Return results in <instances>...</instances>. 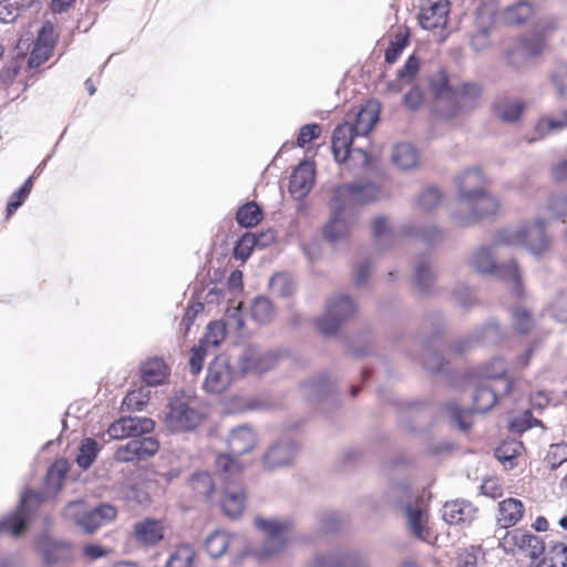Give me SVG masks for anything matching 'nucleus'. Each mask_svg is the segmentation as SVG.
Listing matches in <instances>:
<instances>
[{
    "label": "nucleus",
    "mask_w": 567,
    "mask_h": 567,
    "mask_svg": "<svg viewBox=\"0 0 567 567\" xmlns=\"http://www.w3.org/2000/svg\"><path fill=\"white\" fill-rule=\"evenodd\" d=\"M379 104L369 101L357 113L348 114L344 122L334 128L331 147L337 162H354L361 169L369 167L370 157L364 145H355L354 140L365 137L379 121Z\"/></svg>",
    "instance_id": "f257e3e1"
},
{
    "label": "nucleus",
    "mask_w": 567,
    "mask_h": 567,
    "mask_svg": "<svg viewBox=\"0 0 567 567\" xmlns=\"http://www.w3.org/2000/svg\"><path fill=\"white\" fill-rule=\"evenodd\" d=\"M154 421L148 417L124 416L113 422L107 434L113 440L132 437L120 445L114 454L118 462H137L153 456L158 450V442L152 436H144L154 430Z\"/></svg>",
    "instance_id": "f03ea898"
},
{
    "label": "nucleus",
    "mask_w": 567,
    "mask_h": 567,
    "mask_svg": "<svg viewBox=\"0 0 567 567\" xmlns=\"http://www.w3.org/2000/svg\"><path fill=\"white\" fill-rule=\"evenodd\" d=\"M548 221L542 217L525 220L517 227H507L495 233V244L517 246L536 258L546 256L551 247V237L546 229Z\"/></svg>",
    "instance_id": "7ed1b4c3"
},
{
    "label": "nucleus",
    "mask_w": 567,
    "mask_h": 567,
    "mask_svg": "<svg viewBox=\"0 0 567 567\" xmlns=\"http://www.w3.org/2000/svg\"><path fill=\"white\" fill-rule=\"evenodd\" d=\"M385 502L395 507H402L408 527L412 535L422 540H427V513L420 499H413L412 491L408 483L400 482L391 484L384 494Z\"/></svg>",
    "instance_id": "20e7f679"
},
{
    "label": "nucleus",
    "mask_w": 567,
    "mask_h": 567,
    "mask_svg": "<svg viewBox=\"0 0 567 567\" xmlns=\"http://www.w3.org/2000/svg\"><path fill=\"white\" fill-rule=\"evenodd\" d=\"M502 210L501 199L483 189L458 204L451 213L452 220L461 227L497 216Z\"/></svg>",
    "instance_id": "39448f33"
},
{
    "label": "nucleus",
    "mask_w": 567,
    "mask_h": 567,
    "mask_svg": "<svg viewBox=\"0 0 567 567\" xmlns=\"http://www.w3.org/2000/svg\"><path fill=\"white\" fill-rule=\"evenodd\" d=\"M501 245L495 244V237L491 246H481L474 249L467 257L468 266L482 275H495L511 285L513 292L519 296L522 285L517 265L512 262L509 266H497L495 261V249Z\"/></svg>",
    "instance_id": "423d86ee"
},
{
    "label": "nucleus",
    "mask_w": 567,
    "mask_h": 567,
    "mask_svg": "<svg viewBox=\"0 0 567 567\" xmlns=\"http://www.w3.org/2000/svg\"><path fill=\"white\" fill-rule=\"evenodd\" d=\"M257 443L255 431L248 425H239L231 430L228 437V454H220L216 458V468L226 476L239 475L244 465L236 460L237 456L250 452Z\"/></svg>",
    "instance_id": "0eeeda50"
},
{
    "label": "nucleus",
    "mask_w": 567,
    "mask_h": 567,
    "mask_svg": "<svg viewBox=\"0 0 567 567\" xmlns=\"http://www.w3.org/2000/svg\"><path fill=\"white\" fill-rule=\"evenodd\" d=\"M256 527L264 532L265 540L255 555L260 558H270L280 554L288 545L291 524L287 519L261 518L255 520Z\"/></svg>",
    "instance_id": "6e6552de"
},
{
    "label": "nucleus",
    "mask_w": 567,
    "mask_h": 567,
    "mask_svg": "<svg viewBox=\"0 0 567 567\" xmlns=\"http://www.w3.org/2000/svg\"><path fill=\"white\" fill-rule=\"evenodd\" d=\"M165 425L172 432H186L194 430L202 421V413L196 402L184 393L174 396L165 412Z\"/></svg>",
    "instance_id": "1a4fd4ad"
},
{
    "label": "nucleus",
    "mask_w": 567,
    "mask_h": 567,
    "mask_svg": "<svg viewBox=\"0 0 567 567\" xmlns=\"http://www.w3.org/2000/svg\"><path fill=\"white\" fill-rule=\"evenodd\" d=\"M498 393H503L499 386L481 382L473 395V406L471 410L462 409L456 402L449 403L447 410L458 427L465 431L472 424L470 421L471 415L473 413H485L491 410L497 401Z\"/></svg>",
    "instance_id": "9d476101"
},
{
    "label": "nucleus",
    "mask_w": 567,
    "mask_h": 567,
    "mask_svg": "<svg viewBox=\"0 0 567 567\" xmlns=\"http://www.w3.org/2000/svg\"><path fill=\"white\" fill-rule=\"evenodd\" d=\"M355 311L357 305L349 296L334 295L328 300L324 313L317 318V327L324 336H333L347 320L354 316Z\"/></svg>",
    "instance_id": "9b49d317"
},
{
    "label": "nucleus",
    "mask_w": 567,
    "mask_h": 567,
    "mask_svg": "<svg viewBox=\"0 0 567 567\" xmlns=\"http://www.w3.org/2000/svg\"><path fill=\"white\" fill-rule=\"evenodd\" d=\"M329 207L330 218L323 226V237L330 243L346 240L354 225V210L334 194H332Z\"/></svg>",
    "instance_id": "f8f14e48"
},
{
    "label": "nucleus",
    "mask_w": 567,
    "mask_h": 567,
    "mask_svg": "<svg viewBox=\"0 0 567 567\" xmlns=\"http://www.w3.org/2000/svg\"><path fill=\"white\" fill-rule=\"evenodd\" d=\"M42 497L32 491H25L18 508L0 520V534L18 537L30 524V520L40 506Z\"/></svg>",
    "instance_id": "ddd939ff"
},
{
    "label": "nucleus",
    "mask_w": 567,
    "mask_h": 567,
    "mask_svg": "<svg viewBox=\"0 0 567 567\" xmlns=\"http://www.w3.org/2000/svg\"><path fill=\"white\" fill-rule=\"evenodd\" d=\"M544 49V39L538 34L523 37L509 43L504 56L507 64L515 70H523L540 55Z\"/></svg>",
    "instance_id": "4468645a"
},
{
    "label": "nucleus",
    "mask_w": 567,
    "mask_h": 567,
    "mask_svg": "<svg viewBox=\"0 0 567 567\" xmlns=\"http://www.w3.org/2000/svg\"><path fill=\"white\" fill-rule=\"evenodd\" d=\"M333 194L354 210L357 206L378 200L381 197L382 192L375 183L359 179L352 184L338 186L333 190Z\"/></svg>",
    "instance_id": "2eb2a0df"
},
{
    "label": "nucleus",
    "mask_w": 567,
    "mask_h": 567,
    "mask_svg": "<svg viewBox=\"0 0 567 567\" xmlns=\"http://www.w3.org/2000/svg\"><path fill=\"white\" fill-rule=\"evenodd\" d=\"M498 546L506 553L523 551L533 559L539 558L545 550L544 542L538 536L523 529L505 532Z\"/></svg>",
    "instance_id": "dca6fc26"
},
{
    "label": "nucleus",
    "mask_w": 567,
    "mask_h": 567,
    "mask_svg": "<svg viewBox=\"0 0 567 567\" xmlns=\"http://www.w3.org/2000/svg\"><path fill=\"white\" fill-rule=\"evenodd\" d=\"M276 351H266L257 346L245 347L238 357V368L243 373L260 374L271 370L278 362Z\"/></svg>",
    "instance_id": "f3484780"
},
{
    "label": "nucleus",
    "mask_w": 567,
    "mask_h": 567,
    "mask_svg": "<svg viewBox=\"0 0 567 567\" xmlns=\"http://www.w3.org/2000/svg\"><path fill=\"white\" fill-rule=\"evenodd\" d=\"M233 382V372L229 361L225 355L216 357L208 365L204 390L208 393L219 394Z\"/></svg>",
    "instance_id": "a211bd4d"
},
{
    "label": "nucleus",
    "mask_w": 567,
    "mask_h": 567,
    "mask_svg": "<svg viewBox=\"0 0 567 567\" xmlns=\"http://www.w3.org/2000/svg\"><path fill=\"white\" fill-rule=\"evenodd\" d=\"M447 0H423L419 12V23L425 30L444 28L447 23Z\"/></svg>",
    "instance_id": "6ab92c4d"
},
{
    "label": "nucleus",
    "mask_w": 567,
    "mask_h": 567,
    "mask_svg": "<svg viewBox=\"0 0 567 567\" xmlns=\"http://www.w3.org/2000/svg\"><path fill=\"white\" fill-rule=\"evenodd\" d=\"M219 475L225 483V496L221 501L223 511L228 517L236 518L243 513L245 507V495L241 486L237 484L238 475H230L228 473L225 477L223 472H219Z\"/></svg>",
    "instance_id": "aec40b11"
},
{
    "label": "nucleus",
    "mask_w": 567,
    "mask_h": 567,
    "mask_svg": "<svg viewBox=\"0 0 567 567\" xmlns=\"http://www.w3.org/2000/svg\"><path fill=\"white\" fill-rule=\"evenodd\" d=\"M455 89L456 85L450 83L445 72H439L430 79V90L436 103L435 107L449 117L456 96Z\"/></svg>",
    "instance_id": "412c9836"
},
{
    "label": "nucleus",
    "mask_w": 567,
    "mask_h": 567,
    "mask_svg": "<svg viewBox=\"0 0 567 567\" xmlns=\"http://www.w3.org/2000/svg\"><path fill=\"white\" fill-rule=\"evenodd\" d=\"M312 567H370L369 561L358 550L338 551L319 555L312 561Z\"/></svg>",
    "instance_id": "4be33fe9"
},
{
    "label": "nucleus",
    "mask_w": 567,
    "mask_h": 567,
    "mask_svg": "<svg viewBox=\"0 0 567 567\" xmlns=\"http://www.w3.org/2000/svg\"><path fill=\"white\" fill-rule=\"evenodd\" d=\"M457 186V204L473 194L485 189L486 177L480 167H468L455 178Z\"/></svg>",
    "instance_id": "5701e85b"
},
{
    "label": "nucleus",
    "mask_w": 567,
    "mask_h": 567,
    "mask_svg": "<svg viewBox=\"0 0 567 567\" xmlns=\"http://www.w3.org/2000/svg\"><path fill=\"white\" fill-rule=\"evenodd\" d=\"M475 516L476 508L464 499L446 502L443 506V519L450 525L465 527L474 520Z\"/></svg>",
    "instance_id": "b1692460"
},
{
    "label": "nucleus",
    "mask_w": 567,
    "mask_h": 567,
    "mask_svg": "<svg viewBox=\"0 0 567 567\" xmlns=\"http://www.w3.org/2000/svg\"><path fill=\"white\" fill-rule=\"evenodd\" d=\"M480 377L482 382L499 386L503 393H508L512 389V383L506 377L507 363L503 358H494L480 369Z\"/></svg>",
    "instance_id": "393cba45"
},
{
    "label": "nucleus",
    "mask_w": 567,
    "mask_h": 567,
    "mask_svg": "<svg viewBox=\"0 0 567 567\" xmlns=\"http://www.w3.org/2000/svg\"><path fill=\"white\" fill-rule=\"evenodd\" d=\"M296 444L288 439L275 443L264 457V465L268 470H275L288 465L296 454Z\"/></svg>",
    "instance_id": "a878e982"
},
{
    "label": "nucleus",
    "mask_w": 567,
    "mask_h": 567,
    "mask_svg": "<svg viewBox=\"0 0 567 567\" xmlns=\"http://www.w3.org/2000/svg\"><path fill=\"white\" fill-rule=\"evenodd\" d=\"M315 182V167L309 162L301 163L291 174L289 190L298 199L303 198Z\"/></svg>",
    "instance_id": "bb28decb"
},
{
    "label": "nucleus",
    "mask_w": 567,
    "mask_h": 567,
    "mask_svg": "<svg viewBox=\"0 0 567 567\" xmlns=\"http://www.w3.org/2000/svg\"><path fill=\"white\" fill-rule=\"evenodd\" d=\"M117 511L110 504H100L96 507L87 508L84 519L80 520V527L87 534L94 533L101 526L112 522Z\"/></svg>",
    "instance_id": "cd10ccee"
},
{
    "label": "nucleus",
    "mask_w": 567,
    "mask_h": 567,
    "mask_svg": "<svg viewBox=\"0 0 567 567\" xmlns=\"http://www.w3.org/2000/svg\"><path fill=\"white\" fill-rule=\"evenodd\" d=\"M374 245L381 249L392 247L398 239V230L392 220L383 215L377 216L371 223Z\"/></svg>",
    "instance_id": "c85d7f7f"
},
{
    "label": "nucleus",
    "mask_w": 567,
    "mask_h": 567,
    "mask_svg": "<svg viewBox=\"0 0 567 567\" xmlns=\"http://www.w3.org/2000/svg\"><path fill=\"white\" fill-rule=\"evenodd\" d=\"M134 535L144 546H154L164 538V526L161 520L145 518L135 523Z\"/></svg>",
    "instance_id": "c756f323"
},
{
    "label": "nucleus",
    "mask_w": 567,
    "mask_h": 567,
    "mask_svg": "<svg viewBox=\"0 0 567 567\" xmlns=\"http://www.w3.org/2000/svg\"><path fill=\"white\" fill-rule=\"evenodd\" d=\"M494 20L489 12L480 11L475 19V31L471 35V47L476 52H482L489 47V32Z\"/></svg>",
    "instance_id": "7c9ffc66"
},
{
    "label": "nucleus",
    "mask_w": 567,
    "mask_h": 567,
    "mask_svg": "<svg viewBox=\"0 0 567 567\" xmlns=\"http://www.w3.org/2000/svg\"><path fill=\"white\" fill-rule=\"evenodd\" d=\"M455 93L456 96L452 103L450 116H453L457 111L473 107L481 96L482 89L476 83H462L456 85Z\"/></svg>",
    "instance_id": "2f4dec72"
},
{
    "label": "nucleus",
    "mask_w": 567,
    "mask_h": 567,
    "mask_svg": "<svg viewBox=\"0 0 567 567\" xmlns=\"http://www.w3.org/2000/svg\"><path fill=\"white\" fill-rule=\"evenodd\" d=\"M524 515V505L519 499L507 498L498 504V525L507 529L515 526Z\"/></svg>",
    "instance_id": "473e14b6"
},
{
    "label": "nucleus",
    "mask_w": 567,
    "mask_h": 567,
    "mask_svg": "<svg viewBox=\"0 0 567 567\" xmlns=\"http://www.w3.org/2000/svg\"><path fill=\"white\" fill-rule=\"evenodd\" d=\"M142 379L148 386H156L165 382L168 369L163 359L153 358L145 361L141 368Z\"/></svg>",
    "instance_id": "72a5a7b5"
},
{
    "label": "nucleus",
    "mask_w": 567,
    "mask_h": 567,
    "mask_svg": "<svg viewBox=\"0 0 567 567\" xmlns=\"http://www.w3.org/2000/svg\"><path fill=\"white\" fill-rule=\"evenodd\" d=\"M333 388V381L327 373H320L309 381H307L303 386V395L309 401H319L327 396Z\"/></svg>",
    "instance_id": "f704fd0d"
},
{
    "label": "nucleus",
    "mask_w": 567,
    "mask_h": 567,
    "mask_svg": "<svg viewBox=\"0 0 567 567\" xmlns=\"http://www.w3.org/2000/svg\"><path fill=\"white\" fill-rule=\"evenodd\" d=\"M420 68L419 59L414 55H411L404 66L398 71L396 79L392 80L388 83L386 89L389 92L398 93L405 85L413 82L415 75L417 74Z\"/></svg>",
    "instance_id": "c9c22d12"
},
{
    "label": "nucleus",
    "mask_w": 567,
    "mask_h": 567,
    "mask_svg": "<svg viewBox=\"0 0 567 567\" xmlns=\"http://www.w3.org/2000/svg\"><path fill=\"white\" fill-rule=\"evenodd\" d=\"M33 3L34 0H1L0 21L3 23L14 22Z\"/></svg>",
    "instance_id": "e433bc0d"
},
{
    "label": "nucleus",
    "mask_w": 567,
    "mask_h": 567,
    "mask_svg": "<svg viewBox=\"0 0 567 567\" xmlns=\"http://www.w3.org/2000/svg\"><path fill=\"white\" fill-rule=\"evenodd\" d=\"M534 14L533 7L526 1H519L507 7L502 14L505 23L516 25L528 21Z\"/></svg>",
    "instance_id": "4c0bfd02"
},
{
    "label": "nucleus",
    "mask_w": 567,
    "mask_h": 567,
    "mask_svg": "<svg viewBox=\"0 0 567 567\" xmlns=\"http://www.w3.org/2000/svg\"><path fill=\"white\" fill-rule=\"evenodd\" d=\"M524 110V103L519 100L501 99L495 104L496 116L508 123L517 121Z\"/></svg>",
    "instance_id": "58836bf2"
},
{
    "label": "nucleus",
    "mask_w": 567,
    "mask_h": 567,
    "mask_svg": "<svg viewBox=\"0 0 567 567\" xmlns=\"http://www.w3.org/2000/svg\"><path fill=\"white\" fill-rule=\"evenodd\" d=\"M392 161L400 169L408 171L416 166L417 154L412 145L400 143L393 148Z\"/></svg>",
    "instance_id": "ea45409f"
},
{
    "label": "nucleus",
    "mask_w": 567,
    "mask_h": 567,
    "mask_svg": "<svg viewBox=\"0 0 567 567\" xmlns=\"http://www.w3.org/2000/svg\"><path fill=\"white\" fill-rule=\"evenodd\" d=\"M511 318L513 328L519 334H527L536 327V319L525 307L513 308Z\"/></svg>",
    "instance_id": "a19ab883"
},
{
    "label": "nucleus",
    "mask_w": 567,
    "mask_h": 567,
    "mask_svg": "<svg viewBox=\"0 0 567 567\" xmlns=\"http://www.w3.org/2000/svg\"><path fill=\"white\" fill-rule=\"evenodd\" d=\"M231 536L225 530L213 532L205 542L207 553L213 558L223 556L230 544Z\"/></svg>",
    "instance_id": "79ce46f5"
},
{
    "label": "nucleus",
    "mask_w": 567,
    "mask_h": 567,
    "mask_svg": "<svg viewBox=\"0 0 567 567\" xmlns=\"http://www.w3.org/2000/svg\"><path fill=\"white\" fill-rule=\"evenodd\" d=\"M251 318L259 323H268L275 317V308L267 297H257L250 307Z\"/></svg>",
    "instance_id": "37998d69"
},
{
    "label": "nucleus",
    "mask_w": 567,
    "mask_h": 567,
    "mask_svg": "<svg viewBox=\"0 0 567 567\" xmlns=\"http://www.w3.org/2000/svg\"><path fill=\"white\" fill-rule=\"evenodd\" d=\"M567 127V111L556 116L542 117L536 124V133L538 137L546 134L558 132Z\"/></svg>",
    "instance_id": "c03bdc74"
},
{
    "label": "nucleus",
    "mask_w": 567,
    "mask_h": 567,
    "mask_svg": "<svg viewBox=\"0 0 567 567\" xmlns=\"http://www.w3.org/2000/svg\"><path fill=\"white\" fill-rule=\"evenodd\" d=\"M236 219L244 227H254L262 219V212L255 202H250L238 209Z\"/></svg>",
    "instance_id": "a18cd8bd"
},
{
    "label": "nucleus",
    "mask_w": 567,
    "mask_h": 567,
    "mask_svg": "<svg viewBox=\"0 0 567 567\" xmlns=\"http://www.w3.org/2000/svg\"><path fill=\"white\" fill-rule=\"evenodd\" d=\"M435 279L434 272L431 270L426 261H420L414 269V287L421 292H429Z\"/></svg>",
    "instance_id": "49530a36"
},
{
    "label": "nucleus",
    "mask_w": 567,
    "mask_h": 567,
    "mask_svg": "<svg viewBox=\"0 0 567 567\" xmlns=\"http://www.w3.org/2000/svg\"><path fill=\"white\" fill-rule=\"evenodd\" d=\"M225 334V324L220 321H213L207 326L206 333L198 343L209 350L218 347L224 341Z\"/></svg>",
    "instance_id": "de8ad7c7"
},
{
    "label": "nucleus",
    "mask_w": 567,
    "mask_h": 567,
    "mask_svg": "<svg viewBox=\"0 0 567 567\" xmlns=\"http://www.w3.org/2000/svg\"><path fill=\"white\" fill-rule=\"evenodd\" d=\"M194 558V548L189 545H181L169 555L166 567H192Z\"/></svg>",
    "instance_id": "09e8293b"
},
{
    "label": "nucleus",
    "mask_w": 567,
    "mask_h": 567,
    "mask_svg": "<svg viewBox=\"0 0 567 567\" xmlns=\"http://www.w3.org/2000/svg\"><path fill=\"white\" fill-rule=\"evenodd\" d=\"M97 455V443L93 439H85L79 449L76 463L82 470H87Z\"/></svg>",
    "instance_id": "8fccbe9b"
},
{
    "label": "nucleus",
    "mask_w": 567,
    "mask_h": 567,
    "mask_svg": "<svg viewBox=\"0 0 567 567\" xmlns=\"http://www.w3.org/2000/svg\"><path fill=\"white\" fill-rule=\"evenodd\" d=\"M190 486L195 493L209 499L214 492V482L207 472L195 473L190 478Z\"/></svg>",
    "instance_id": "3c124183"
},
{
    "label": "nucleus",
    "mask_w": 567,
    "mask_h": 567,
    "mask_svg": "<svg viewBox=\"0 0 567 567\" xmlns=\"http://www.w3.org/2000/svg\"><path fill=\"white\" fill-rule=\"evenodd\" d=\"M416 203L421 210L432 212L442 203V194L436 187H426L417 196Z\"/></svg>",
    "instance_id": "603ef678"
},
{
    "label": "nucleus",
    "mask_w": 567,
    "mask_h": 567,
    "mask_svg": "<svg viewBox=\"0 0 567 567\" xmlns=\"http://www.w3.org/2000/svg\"><path fill=\"white\" fill-rule=\"evenodd\" d=\"M33 186V177H29L23 185L14 192L7 204V218L13 215V213L22 206L29 194L31 193Z\"/></svg>",
    "instance_id": "864d4df0"
},
{
    "label": "nucleus",
    "mask_w": 567,
    "mask_h": 567,
    "mask_svg": "<svg viewBox=\"0 0 567 567\" xmlns=\"http://www.w3.org/2000/svg\"><path fill=\"white\" fill-rule=\"evenodd\" d=\"M150 400V390L146 388H138L126 394L123 400V405L127 410L141 411Z\"/></svg>",
    "instance_id": "5fc2aeb1"
},
{
    "label": "nucleus",
    "mask_w": 567,
    "mask_h": 567,
    "mask_svg": "<svg viewBox=\"0 0 567 567\" xmlns=\"http://www.w3.org/2000/svg\"><path fill=\"white\" fill-rule=\"evenodd\" d=\"M270 290L275 296L288 297L295 291L292 279L287 274L275 275L269 282Z\"/></svg>",
    "instance_id": "6e6d98bb"
},
{
    "label": "nucleus",
    "mask_w": 567,
    "mask_h": 567,
    "mask_svg": "<svg viewBox=\"0 0 567 567\" xmlns=\"http://www.w3.org/2000/svg\"><path fill=\"white\" fill-rule=\"evenodd\" d=\"M520 443L505 442L495 450V457L505 466L513 467L514 460L519 454Z\"/></svg>",
    "instance_id": "4d7b16f0"
},
{
    "label": "nucleus",
    "mask_w": 567,
    "mask_h": 567,
    "mask_svg": "<svg viewBox=\"0 0 567 567\" xmlns=\"http://www.w3.org/2000/svg\"><path fill=\"white\" fill-rule=\"evenodd\" d=\"M257 245H266V243L260 241L255 235L246 234L244 235L238 244L235 247L234 255L237 259L246 260L251 254V250Z\"/></svg>",
    "instance_id": "13d9d810"
},
{
    "label": "nucleus",
    "mask_w": 567,
    "mask_h": 567,
    "mask_svg": "<svg viewBox=\"0 0 567 567\" xmlns=\"http://www.w3.org/2000/svg\"><path fill=\"white\" fill-rule=\"evenodd\" d=\"M546 209L555 218L565 221L567 217V196L565 194H551L547 199Z\"/></svg>",
    "instance_id": "bf43d9fd"
},
{
    "label": "nucleus",
    "mask_w": 567,
    "mask_h": 567,
    "mask_svg": "<svg viewBox=\"0 0 567 567\" xmlns=\"http://www.w3.org/2000/svg\"><path fill=\"white\" fill-rule=\"evenodd\" d=\"M452 297L464 309H470L476 303L475 292L464 284H458L454 287Z\"/></svg>",
    "instance_id": "052dcab7"
},
{
    "label": "nucleus",
    "mask_w": 567,
    "mask_h": 567,
    "mask_svg": "<svg viewBox=\"0 0 567 567\" xmlns=\"http://www.w3.org/2000/svg\"><path fill=\"white\" fill-rule=\"evenodd\" d=\"M545 461L551 470L558 468L564 462L567 461V443L550 444L546 454Z\"/></svg>",
    "instance_id": "680f3d73"
},
{
    "label": "nucleus",
    "mask_w": 567,
    "mask_h": 567,
    "mask_svg": "<svg viewBox=\"0 0 567 567\" xmlns=\"http://www.w3.org/2000/svg\"><path fill=\"white\" fill-rule=\"evenodd\" d=\"M37 547L39 551L42 554L43 559L47 565H52L58 561V551L61 549V546L48 537H42L37 542Z\"/></svg>",
    "instance_id": "e2e57ef3"
},
{
    "label": "nucleus",
    "mask_w": 567,
    "mask_h": 567,
    "mask_svg": "<svg viewBox=\"0 0 567 567\" xmlns=\"http://www.w3.org/2000/svg\"><path fill=\"white\" fill-rule=\"evenodd\" d=\"M551 83L556 95L560 100L567 101V65H559L551 74Z\"/></svg>",
    "instance_id": "0e129e2a"
},
{
    "label": "nucleus",
    "mask_w": 567,
    "mask_h": 567,
    "mask_svg": "<svg viewBox=\"0 0 567 567\" xmlns=\"http://www.w3.org/2000/svg\"><path fill=\"white\" fill-rule=\"evenodd\" d=\"M66 473L65 462H55L48 471L47 486L52 489H59Z\"/></svg>",
    "instance_id": "69168bd1"
},
{
    "label": "nucleus",
    "mask_w": 567,
    "mask_h": 567,
    "mask_svg": "<svg viewBox=\"0 0 567 567\" xmlns=\"http://www.w3.org/2000/svg\"><path fill=\"white\" fill-rule=\"evenodd\" d=\"M549 567H567V546L557 543L548 551Z\"/></svg>",
    "instance_id": "338daca9"
},
{
    "label": "nucleus",
    "mask_w": 567,
    "mask_h": 567,
    "mask_svg": "<svg viewBox=\"0 0 567 567\" xmlns=\"http://www.w3.org/2000/svg\"><path fill=\"white\" fill-rule=\"evenodd\" d=\"M550 315L560 322L567 321V292L557 295L549 306Z\"/></svg>",
    "instance_id": "774afa93"
}]
</instances>
